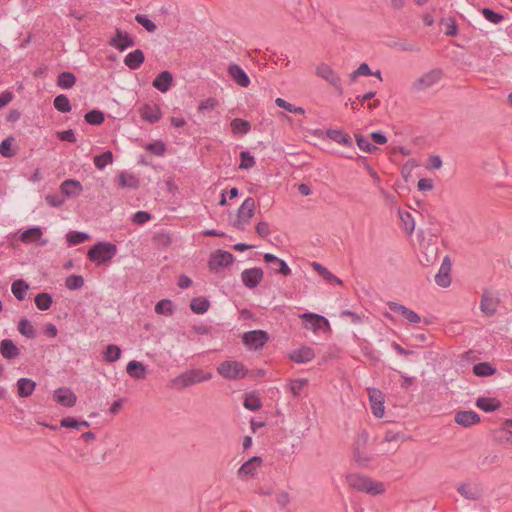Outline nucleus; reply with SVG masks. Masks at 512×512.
Masks as SVG:
<instances>
[{
	"label": "nucleus",
	"instance_id": "nucleus-1",
	"mask_svg": "<svg viewBox=\"0 0 512 512\" xmlns=\"http://www.w3.org/2000/svg\"><path fill=\"white\" fill-rule=\"evenodd\" d=\"M346 482L350 488L370 495H378L385 491L383 483L359 473L347 474Z\"/></svg>",
	"mask_w": 512,
	"mask_h": 512
},
{
	"label": "nucleus",
	"instance_id": "nucleus-2",
	"mask_svg": "<svg viewBox=\"0 0 512 512\" xmlns=\"http://www.w3.org/2000/svg\"><path fill=\"white\" fill-rule=\"evenodd\" d=\"M117 253V246L108 241H99L94 244L87 253L90 261L100 266L112 260Z\"/></svg>",
	"mask_w": 512,
	"mask_h": 512
},
{
	"label": "nucleus",
	"instance_id": "nucleus-3",
	"mask_svg": "<svg viewBox=\"0 0 512 512\" xmlns=\"http://www.w3.org/2000/svg\"><path fill=\"white\" fill-rule=\"evenodd\" d=\"M217 372L224 379L235 381L245 378L248 374V369L239 361L225 360L217 366Z\"/></svg>",
	"mask_w": 512,
	"mask_h": 512
},
{
	"label": "nucleus",
	"instance_id": "nucleus-4",
	"mask_svg": "<svg viewBox=\"0 0 512 512\" xmlns=\"http://www.w3.org/2000/svg\"><path fill=\"white\" fill-rule=\"evenodd\" d=\"M212 378V373L202 369H191L177 376L173 383L180 388H187L196 383L208 381Z\"/></svg>",
	"mask_w": 512,
	"mask_h": 512
},
{
	"label": "nucleus",
	"instance_id": "nucleus-5",
	"mask_svg": "<svg viewBox=\"0 0 512 512\" xmlns=\"http://www.w3.org/2000/svg\"><path fill=\"white\" fill-rule=\"evenodd\" d=\"M254 212L255 200L252 197H248L243 201V203L237 210L236 220L234 221V227L240 231L245 230L246 225L254 216Z\"/></svg>",
	"mask_w": 512,
	"mask_h": 512
},
{
	"label": "nucleus",
	"instance_id": "nucleus-6",
	"mask_svg": "<svg viewBox=\"0 0 512 512\" xmlns=\"http://www.w3.org/2000/svg\"><path fill=\"white\" fill-rule=\"evenodd\" d=\"M234 262V256L232 253L225 250H216L211 254L208 260V267L213 272H218L222 268L229 267Z\"/></svg>",
	"mask_w": 512,
	"mask_h": 512
},
{
	"label": "nucleus",
	"instance_id": "nucleus-7",
	"mask_svg": "<svg viewBox=\"0 0 512 512\" xmlns=\"http://www.w3.org/2000/svg\"><path fill=\"white\" fill-rule=\"evenodd\" d=\"M315 74L333 86L340 94L343 93L340 76L328 64L320 63L316 67Z\"/></svg>",
	"mask_w": 512,
	"mask_h": 512
},
{
	"label": "nucleus",
	"instance_id": "nucleus-8",
	"mask_svg": "<svg viewBox=\"0 0 512 512\" xmlns=\"http://www.w3.org/2000/svg\"><path fill=\"white\" fill-rule=\"evenodd\" d=\"M442 74L443 73L441 69H432L428 71L415 82H413V90L419 92L432 87L433 85L440 81V79L442 78Z\"/></svg>",
	"mask_w": 512,
	"mask_h": 512
},
{
	"label": "nucleus",
	"instance_id": "nucleus-9",
	"mask_svg": "<svg viewBox=\"0 0 512 512\" xmlns=\"http://www.w3.org/2000/svg\"><path fill=\"white\" fill-rule=\"evenodd\" d=\"M268 338L266 331L252 330L244 333L243 342L250 350H258L266 344Z\"/></svg>",
	"mask_w": 512,
	"mask_h": 512
},
{
	"label": "nucleus",
	"instance_id": "nucleus-10",
	"mask_svg": "<svg viewBox=\"0 0 512 512\" xmlns=\"http://www.w3.org/2000/svg\"><path fill=\"white\" fill-rule=\"evenodd\" d=\"M109 45L122 52L129 47H133L135 41L129 33L116 28L115 35L109 40Z\"/></svg>",
	"mask_w": 512,
	"mask_h": 512
},
{
	"label": "nucleus",
	"instance_id": "nucleus-11",
	"mask_svg": "<svg viewBox=\"0 0 512 512\" xmlns=\"http://www.w3.org/2000/svg\"><path fill=\"white\" fill-rule=\"evenodd\" d=\"M370 407L373 415L381 418L384 415V395L378 388H368Z\"/></svg>",
	"mask_w": 512,
	"mask_h": 512
},
{
	"label": "nucleus",
	"instance_id": "nucleus-12",
	"mask_svg": "<svg viewBox=\"0 0 512 512\" xmlns=\"http://www.w3.org/2000/svg\"><path fill=\"white\" fill-rule=\"evenodd\" d=\"M263 276L264 272L262 268L254 267L243 270L241 273V280L245 287L254 289L260 284Z\"/></svg>",
	"mask_w": 512,
	"mask_h": 512
},
{
	"label": "nucleus",
	"instance_id": "nucleus-13",
	"mask_svg": "<svg viewBox=\"0 0 512 512\" xmlns=\"http://www.w3.org/2000/svg\"><path fill=\"white\" fill-rule=\"evenodd\" d=\"M300 318L304 320L306 327L312 329L314 332L330 327L328 319L319 314L308 312L302 314Z\"/></svg>",
	"mask_w": 512,
	"mask_h": 512
},
{
	"label": "nucleus",
	"instance_id": "nucleus-14",
	"mask_svg": "<svg viewBox=\"0 0 512 512\" xmlns=\"http://www.w3.org/2000/svg\"><path fill=\"white\" fill-rule=\"evenodd\" d=\"M263 259L274 273H278L284 276L291 274V269L288 264L283 259L278 258L274 254L265 253L263 255Z\"/></svg>",
	"mask_w": 512,
	"mask_h": 512
},
{
	"label": "nucleus",
	"instance_id": "nucleus-15",
	"mask_svg": "<svg viewBox=\"0 0 512 512\" xmlns=\"http://www.w3.org/2000/svg\"><path fill=\"white\" fill-rule=\"evenodd\" d=\"M140 117L148 123H157L162 117V111L157 104H143L139 109Z\"/></svg>",
	"mask_w": 512,
	"mask_h": 512
},
{
	"label": "nucleus",
	"instance_id": "nucleus-16",
	"mask_svg": "<svg viewBox=\"0 0 512 512\" xmlns=\"http://www.w3.org/2000/svg\"><path fill=\"white\" fill-rule=\"evenodd\" d=\"M53 398L63 407H73L77 401L75 393L67 387H60L56 389L54 391Z\"/></svg>",
	"mask_w": 512,
	"mask_h": 512
},
{
	"label": "nucleus",
	"instance_id": "nucleus-17",
	"mask_svg": "<svg viewBox=\"0 0 512 512\" xmlns=\"http://www.w3.org/2000/svg\"><path fill=\"white\" fill-rule=\"evenodd\" d=\"M387 306L391 311H393L396 314L401 315L409 323L416 324V323H419L421 320L420 316L415 311L409 309L408 307H406L402 304H399V303H396L393 301H389L387 303Z\"/></svg>",
	"mask_w": 512,
	"mask_h": 512
},
{
	"label": "nucleus",
	"instance_id": "nucleus-18",
	"mask_svg": "<svg viewBox=\"0 0 512 512\" xmlns=\"http://www.w3.org/2000/svg\"><path fill=\"white\" fill-rule=\"evenodd\" d=\"M450 271H451V262L449 258L446 256L441 266L438 270V273L435 275V282L438 286L447 288L451 284V278H450Z\"/></svg>",
	"mask_w": 512,
	"mask_h": 512
},
{
	"label": "nucleus",
	"instance_id": "nucleus-19",
	"mask_svg": "<svg viewBox=\"0 0 512 512\" xmlns=\"http://www.w3.org/2000/svg\"><path fill=\"white\" fill-rule=\"evenodd\" d=\"M172 83V73L168 70H164L155 77V79L152 82V86L161 93H166L171 88Z\"/></svg>",
	"mask_w": 512,
	"mask_h": 512
},
{
	"label": "nucleus",
	"instance_id": "nucleus-20",
	"mask_svg": "<svg viewBox=\"0 0 512 512\" xmlns=\"http://www.w3.org/2000/svg\"><path fill=\"white\" fill-rule=\"evenodd\" d=\"M455 423L463 427H470L480 422V416L472 410L458 411L454 417Z\"/></svg>",
	"mask_w": 512,
	"mask_h": 512
},
{
	"label": "nucleus",
	"instance_id": "nucleus-21",
	"mask_svg": "<svg viewBox=\"0 0 512 512\" xmlns=\"http://www.w3.org/2000/svg\"><path fill=\"white\" fill-rule=\"evenodd\" d=\"M228 74L230 77L241 87H248L250 78L248 74L238 64H231L228 66Z\"/></svg>",
	"mask_w": 512,
	"mask_h": 512
},
{
	"label": "nucleus",
	"instance_id": "nucleus-22",
	"mask_svg": "<svg viewBox=\"0 0 512 512\" xmlns=\"http://www.w3.org/2000/svg\"><path fill=\"white\" fill-rule=\"evenodd\" d=\"M261 464L262 458L259 456H253L240 466L238 475L241 477H253L257 473V469L261 466Z\"/></svg>",
	"mask_w": 512,
	"mask_h": 512
},
{
	"label": "nucleus",
	"instance_id": "nucleus-23",
	"mask_svg": "<svg viewBox=\"0 0 512 512\" xmlns=\"http://www.w3.org/2000/svg\"><path fill=\"white\" fill-rule=\"evenodd\" d=\"M315 357L311 347L302 346L290 353L289 358L295 363L304 364L310 362Z\"/></svg>",
	"mask_w": 512,
	"mask_h": 512
},
{
	"label": "nucleus",
	"instance_id": "nucleus-24",
	"mask_svg": "<svg viewBox=\"0 0 512 512\" xmlns=\"http://www.w3.org/2000/svg\"><path fill=\"white\" fill-rule=\"evenodd\" d=\"M326 135L329 139L338 144H342L346 147L353 148L352 138L342 129H327Z\"/></svg>",
	"mask_w": 512,
	"mask_h": 512
},
{
	"label": "nucleus",
	"instance_id": "nucleus-25",
	"mask_svg": "<svg viewBox=\"0 0 512 512\" xmlns=\"http://www.w3.org/2000/svg\"><path fill=\"white\" fill-rule=\"evenodd\" d=\"M145 61L144 52L136 49L128 53L124 58V64L131 70H137Z\"/></svg>",
	"mask_w": 512,
	"mask_h": 512
},
{
	"label": "nucleus",
	"instance_id": "nucleus-26",
	"mask_svg": "<svg viewBox=\"0 0 512 512\" xmlns=\"http://www.w3.org/2000/svg\"><path fill=\"white\" fill-rule=\"evenodd\" d=\"M0 354L7 360H13L20 355V350L12 340L3 339L0 342Z\"/></svg>",
	"mask_w": 512,
	"mask_h": 512
},
{
	"label": "nucleus",
	"instance_id": "nucleus-27",
	"mask_svg": "<svg viewBox=\"0 0 512 512\" xmlns=\"http://www.w3.org/2000/svg\"><path fill=\"white\" fill-rule=\"evenodd\" d=\"M480 310L486 316H493L497 311V301L487 291L481 296Z\"/></svg>",
	"mask_w": 512,
	"mask_h": 512
},
{
	"label": "nucleus",
	"instance_id": "nucleus-28",
	"mask_svg": "<svg viewBox=\"0 0 512 512\" xmlns=\"http://www.w3.org/2000/svg\"><path fill=\"white\" fill-rule=\"evenodd\" d=\"M36 388V382L30 378H20L17 381V392L21 398H27L33 394Z\"/></svg>",
	"mask_w": 512,
	"mask_h": 512
},
{
	"label": "nucleus",
	"instance_id": "nucleus-29",
	"mask_svg": "<svg viewBox=\"0 0 512 512\" xmlns=\"http://www.w3.org/2000/svg\"><path fill=\"white\" fill-rule=\"evenodd\" d=\"M60 190L64 197L75 196L82 191V185L77 180L67 179L61 183Z\"/></svg>",
	"mask_w": 512,
	"mask_h": 512
},
{
	"label": "nucleus",
	"instance_id": "nucleus-30",
	"mask_svg": "<svg viewBox=\"0 0 512 512\" xmlns=\"http://www.w3.org/2000/svg\"><path fill=\"white\" fill-rule=\"evenodd\" d=\"M126 372L136 380L145 378L146 366L137 360H131L126 366Z\"/></svg>",
	"mask_w": 512,
	"mask_h": 512
},
{
	"label": "nucleus",
	"instance_id": "nucleus-31",
	"mask_svg": "<svg viewBox=\"0 0 512 512\" xmlns=\"http://www.w3.org/2000/svg\"><path fill=\"white\" fill-rule=\"evenodd\" d=\"M476 406L485 412H494L502 406V403L497 398L479 397L476 400Z\"/></svg>",
	"mask_w": 512,
	"mask_h": 512
},
{
	"label": "nucleus",
	"instance_id": "nucleus-32",
	"mask_svg": "<svg viewBox=\"0 0 512 512\" xmlns=\"http://www.w3.org/2000/svg\"><path fill=\"white\" fill-rule=\"evenodd\" d=\"M311 266L313 269L318 272V274L327 282L335 283L337 285H342L343 282L340 278L335 276L332 272H330L326 267L318 262H312Z\"/></svg>",
	"mask_w": 512,
	"mask_h": 512
},
{
	"label": "nucleus",
	"instance_id": "nucleus-33",
	"mask_svg": "<svg viewBox=\"0 0 512 512\" xmlns=\"http://www.w3.org/2000/svg\"><path fill=\"white\" fill-rule=\"evenodd\" d=\"M232 133L235 135H245L251 130V124L242 118H235L230 123Z\"/></svg>",
	"mask_w": 512,
	"mask_h": 512
},
{
	"label": "nucleus",
	"instance_id": "nucleus-34",
	"mask_svg": "<svg viewBox=\"0 0 512 512\" xmlns=\"http://www.w3.org/2000/svg\"><path fill=\"white\" fill-rule=\"evenodd\" d=\"M118 178H119V185L122 188L136 189L139 187V180L132 173L121 172L119 174Z\"/></svg>",
	"mask_w": 512,
	"mask_h": 512
},
{
	"label": "nucleus",
	"instance_id": "nucleus-35",
	"mask_svg": "<svg viewBox=\"0 0 512 512\" xmlns=\"http://www.w3.org/2000/svg\"><path fill=\"white\" fill-rule=\"evenodd\" d=\"M28 289L29 285L23 279L15 280L11 285V291L19 301H23L25 299Z\"/></svg>",
	"mask_w": 512,
	"mask_h": 512
},
{
	"label": "nucleus",
	"instance_id": "nucleus-36",
	"mask_svg": "<svg viewBox=\"0 0 512 512\" xmlns=\"http://www.w3.org/2000/svg\"><path fill=\"white\" fill-rule=\"evenodd\" d=\"M76 76L71 72H61L57 77V86L62 89H70L76 83Z\"/></svg>",
	"mask_w": 512,
	"mask_h": 512
},
{
	"label": "nucleus",
	"instance_id": "nucleus-37",
	"mask_svg": "<svg viewBox=\"0 0 512 512\" xmlns=\"http://www.w3.org/2000/svg\"><path fill=\"white\" fill-rule=\"evenodd\" d=\"M210 302L205 297H195L191 300L190 308L195 314H204L208 311Z\"/></svg>",
	"mask_w": 512,
	"mask_h": 512
},
{
	"label": "nucleus",
	"instance_id": "nucleus-38",
	"mask_svg": "<svg viewBox=\"0 0 512 512\" xmlns=\"http://www.w3.org/2000/svg\"><path fill=\"white\" fill-rule=\"evenodd\" d=\"M496 368L489 362H480L473 366V373L478 377H487L495 374Z\"/></svg>",
	"mask_w": 512,
	"mask_h": 512
},
{
	"label": "nucleus",
	"instance_id": "nucleus-39",
	"mask_svg": "<svg viewBox=\"0 0 512 512\" xmlns=\"http://www.w3.org/2000/svg\"><path fill=\"white\" fill-rule=\"evenodd\" d=\"M94 165L97 169L103 170L107 165L113 163V153L110 150L96 155L93 159Z\"/></svg>",
	"mask_w": 512,
	"mask_h": 512
},
{
	"label": "nucleus",
	"instance_id": "nucleus-40",
	"mask_svg": "<svg viewBox=\"0 0 512 512\" xmlns=\"http://www.w3.org/2000/svg\"><path fill=\"white\" fill-rule=\"evenodd\" d=\"M42 234H43V232H42L41 227L35 226V227L28 228L27 230L22 232L20 239L24 243H31V242H35L36 240H38L42 236Z\"/></svg>",
	"mask_w": 512,
	"mask_h": 512
},
{
	"label": "nucleus",
	"instance_id": "nucleus-41",
	"mask_svg": "<svg viewBox=\"0 0 512 512\" xmlns=\"http://www.w3.org/2000/svg\"><path fill=\"white\" fill-rule=\"evenodd\" d=\"M34 301L37 308L42 311L50 309L53 303L51 294L47 292H41L37 294Z\"/></svg>",
	"mask_w": 512,
	"mask_h": 512
},
{
	"label": "nucleus",
	"instance_id": "nucleus-42",
	"mask_svg": "<svg viewBox=\"0 0 512 512\" xmlns=\"http://www.w3.org/2000/svg\"><path fill=\"white\" fill-rule=\"evenodd\" d=\"M90 238L89 234L81 231H69L66 234V241L69 246L81 244Z\"/></svg>",
	"mask_w": 512,
	"mask_h": 512
},
{
	"label": "nucleus",
	"instance_id": "nucleus-43",
	"mask_svg": "<svg viewBox=\"0 0 512 512\" xmlns=\"http://www.w3.org/2000/svg\"><path fill=\"white\" fill-rule=\"evenodd\" d=\"M18 331L25 337L29 339H33L36 337V330L32 323L26 319L22 318L18 322Z\"/></svg>",
	"mask_w": 512,
	"mask_h": 512
},
{
	"label": "nucleus",
	"instance_id": "nucleus-44",
	"mask_svg": "<svg viewBox=\"0 0 512 512\" xmlns=\"http://www.w3.org/2000/svg\"><path fill=\"white\" fill-rule=\"evenodd\" d=\"M85 121L94 126L101 125L105 121V115L102 111L98 109H93L88 111L85 116Z\"/></svg>",
	"mask_w": 512,
	"mask_h": 512
},
{
	"label": "nucleus",
	"instance_id": "nucleus-45",
	"mask_svg": "<svg viewBox=\"0 0 512 512\" xmlns=\"http://www.w3.org/2000/svg\"><path fill=\"white\" fill-rule=\"evenodd\" d=\"M54 107L61 113H68L72 110L69 98L65 94H60L54 99Z\"/></svg>",
	"mask_w": 512,
	"mask_h": 512
},
{
	"label": "nucleus",
	"instance_id": "nucleus-46",
	"mask_svg": "<svg viewBox=\"0 0 512 512\" xmlns=\"http://www.w3.org/2000/svg\"><path fill=\"white\" fill-rule=\"evenodd\" d=\"M243 405L247 410L257 411L262 407V402L256 394L249 393L246 394Z\"/></svg>",
	"mask_w": 512,
	"mask_h": 512
},
{
	"label": "nucleus",
	"instance_id": "nucleus-47",
	"mask_svg": "<svg viewBox=\"0 0 512 512\" xmlns=\"http://www.w3.org/2000/svg\"><path fill=\"white\" fill-rule=\"evenodd\" d=\"M121 349L119 346L110 344L104 351V360L107 362H116L121 357Z\"/></svg>",
	"mask_w": 512,
	"mask_h": 512
},
{
	"label": "nucleus",
	"instance_id": "nucleus-48",
	"mask_svg": "<svg viewBox=\"0 0 512 512\" xmlns=\"http://www.w3.org/2000/svg\"><path fill=\"white\" fill-rule=\"evenodd\" d=\"M401 222L403 223L406 231L412 234L415 229V221L411 213L403 210L398 211Z\"/></svg>",
	"mask_w": 512,
	"mask_h": 512
},
{
	"label": "nucleus",
	"instance_id": "nucleus-49",
	"mask_svg": "<svg viewBox=\"0 0 512 512\" xmlns=\"http://www.w3.org/2000/svg\"><path fill=\"white\" fill-rule=\"evenodd\" d=\"M275 103L278 107L285 109L286 111L294 114L303 115L305 113V109L300 106H295L283 98H276Z\"/></svg>",
	"mask_w": 512,
	"mask_h": 512
},
{
	"label": "nucleus",
	"instance_id": "nucleus-50",
	"mask_svg": "<svg viewBox=\"0 0 512 512\" xmlns=\"http://www.w3.org/2000/svg\"><path fill=\"white\" fill-rule=\"evenodd\" d=\"M481 14L483 15V17L493 23V24H499L501 23L503 20H504V15L501 14V13H497L495 12L493 9L491 8H488V7H485L481 10Z\"/></svg>",
	"mask_w": 512,
	"mask_h": 512
},
{
	"label": "nucleus",
	"instance_id": "nucleus-51",
	"mask_svg": "<svg viewBox=\"0 0 512 512\" xmlns=\"http://www.w3.org/2000/svg\"><path fill=\"white\" fill-rule=\"evenodd\" d=\"M157 314L171 315L174 312L173 303L169 299H162L155 305Z\"/></svg>",
	"mask_w": 512,
	"mask_h": 512
},
{
	"label": "nucleus",
	"instance_id": "nucleus-52",
	"mask_svg": "<svg viewBox=\"0 0 512 512\" xmlns=\"http://www.w3.org/2000/svg\"><path fill=\"white\" fill-rule=\"evenodd\" d=\"M355 140H356L357 146L364 152L373 153L376 150H378V148L374 144L370 143L369 140L366 139L361 134H355Z\"/></svg>",
	"mask_w": 512,
	"mask_h": 512
},
{
	"label": "nucleus",
	"instance_id": "nucleus-53",
	"mask_svg": "<svg viewBox=\"0 0 512 512\" xmlns=\"http://www.w3.org/2000/svg\"><path fill=\"white\" fill-rule=\"evenodd\" d=\"M65 286L69 290H78L84 286V278L81 275H70L65 280Z\"/></svg>",
	"mask_w": 512,
	"mask_h": 512
},
{
	"label": "nucleus",
	"instance_id": "nucleus-54",
	"mask_svg": "<svg viewBox=\"0 0 512 512\" xmlns=\"http://www.w3.org/2000/svg\"><path fill=\"white\" fill-rule=\"evenodd\" d=\"M457 491L466 499L477 500L479 493L476 489L472 488L469 484H462L457 488Z\"/></svg>",
	"mask_w": 512,
	"mask_h": 512
},
{
	"label": "nucleus",
	"instance_id": "nucleus-55",
	"mask_svg": "<svg viewBox=\"0 0 512 512\" xmlns=\"http://www.w3.org/2000/svg\"><path fill=\"white\" fill-rule=\"evenodd\" d=\"M240 159L241 162L239 165V169L241 170H248L252 168L256 163L254 156L251 155L249 151H242L240 153Z\"/></svg>",
	"mask_w": 512,
	"mask_h": 512
},
{
	"label": "nucleus",
	"instance_id": "nucleus-56",
	"mask_svg": "<svg viewBox=\"0 0 512 512\" xmlns=\"http://www.w3.org/2000/svg\"><path fill=\"white\" fill-rule=\"evenodd\" d=\"M13 137H7L0 144V154L5 158L13 157L16 151L12 150Z\"/></svg>",
	"mask_w": 512,
	"mask_h": 512
},
{
	"label": "nucleus",
	"instance_id": "nucleus-57",
	"mask_svg": "<svg viewBox=\"0 0 512 512\" xmlns=\"http://www.w3.org/2000/svg\"><path fill=\"white\" fill-rule=\"evenodd\" d=\"M135 20L150 33L155 32L157 29L156 24L152 20H150L146 15L137 14L135 16Z\"/></svg>",
	"mask_w": 512,
	"mask_h": 512
},
{
	"label": "nucleus",
	"instance_id": "nucleus-58",
	"mask_svg": "<svg viewBox=\"0 0 512 512\" xmlns=\"http://www.w3.org/2000/svg\"><path fill=\"white\" fill-rule=\"evenodd\" d=\"M145 149L156 156H163L166 152V146L162 141L148 143Z\"/></svg>",
	"mask_w": 512,
	"mask_h": 512
},
{
	"label": "nucleus",
	"instance_id": "nucleus-59",
	"mask_svg": "<svg viewBox=\"0 0 512 512\" xmlns=\"http://www.w3.org/2000/svg\"><path fill=\"white\" fill-rule=\"evenodd\" d=\"M307 379H295L289 384V390L291 393L298 397L301 394L303 387L307 384Z\"/></svg>",
	"mask_w": 512,
	"mask_h": 512
},
{
	"label": "nucleus",
	"instance_id": "nucleus-60",
	"mask_svg": "<svg viewBox=\"0 0 512 512\" xmlns=\"http://www.w3.org/2000/svg\"><path fill=\"white\" fill-rule=\"evenodd\" d=\"M46 203L51 207H60L65 202V197L59 194H48L45 197Z\"/></svg>",
	"mask_w": 512,
	"mask_h": 512
},
{
	"label": "nucleus",
	"instance_id": "nucleus-61",
	"mask_svg": "<svg viewBox=\"0 0 512 512\" xmlns=\"http://www.w3.org/2000/svg\"><path fill=\"white\" fill-rule=\"evenodd\" d=\"M151 218H152V215L149 212L137 211L136 213L133 214L132 221L135 224L143 225L146 222H148L149 220H151Z\"/></svg>",
	"mask_w": 512,
	"mask_h": 512
},
{
	"label": "nucleus",
	"instance_id": "nucleus-62",
	"mask_svg": "<svg viewBox=\"0 0 512 512\" xmlns=\"http://www.w3.org/2000/svg\"><path fill=\"white\" fill-rule=\"evenodd\" d=\"M354 459H355V462L360 467H367L370 462V457L368 455H366L365 453L361 452L359 450V448H356L354 450Z\"/></svg>",
	"mask_w": 512,
	"mask_h": 512
},
{
	"label": "nucleus",
	"instance_id": "nucleus-63",
	"mask_svg": "<svg viewBox=\"0 0 512 512\" xmlns=\"http://www.w3.org/2000/svg\"><path fill=\"white\" fill-rule=\"evenodd\" d=\"M57 137L61 141H66L69 143H75L77 141L75 133L72 129L57 132Z\"/></svg>",
	"mask_w": 512,
	"mask_h": 512
},
{
	"label": "nucleus",
	"instance_id": "nucleus-64",
	"mask_svg": "<svg viewBox=\"0 0 512 512\" xmlns=\"http://www.w3.org/2000/svg\"><path fill=\"white\" fill-rule=\"evenodd\" d=\"M275 501L280 508H285L290 503V495L286 491H280L277 493Z\"/></svg>",
	"mask_w": 512,
	"mask_h": 512
}]
</instances>
